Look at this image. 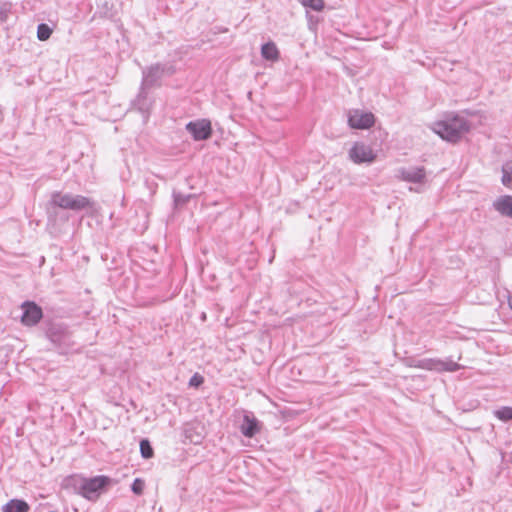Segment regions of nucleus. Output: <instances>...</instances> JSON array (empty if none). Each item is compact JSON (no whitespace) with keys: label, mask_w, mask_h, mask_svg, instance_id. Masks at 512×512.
Listing matches in <instances>:
<instances>
[{"label":"nucleus","mask_w":512,"mask_h":512,"mask_svg":"<svg viewBox=\"0 0 512 512\" xmlns=\"http://www.w3.org/2000/svg\"><path fill=\"white\" fill-rule=\"evenodd\" d=\"M140 452L143 458L149 459L153 456V448L147 439L140 442Z\"/></svg>","instance_id":"nucleus-18"},{"label":"nucleus","mask_w":512,"mask_h":512,"mask_svg":"<svg viewBox=\"0 0 512 512\" xmlns=\"http://www.w3.org/2000/svg\"><path fill=\"white\" fill-rule=\"evenodd\" d=\"M186 129L197 141L206 140L212 134L211 123L206 119L189 122Z\"/></svg>","instance_id":"nucleus-10"},{"label":"nucleus","mask_w":512,"mask_h":512,"mask_svg":"<svg viewBox=\"0 0 512 512\" xmlns=\"http://www.w3.org/2000/svg\"><path fill=\"white\" fill-rule=\"evenodd\" d=\"M374 122L375 117L370 112L354 109L348 113V124L353 129H369L374 125Z\"/></svg>","instance_id":"nucleus-8"},{"label":"nucleus","mask_w":512,"mask_h":512,"mask_svg":"<svg viewBox=\"0 0 512 512\" xmlns=\"http://www.w3.org/2000/svg\"><path fill=\"white\" fill-rule=\"evenodd\" d=\"M144 486H145L144 481L140 478H136L131 485V490L136 495H141L143 493Z\"/></svg>","instance_id":"nucleus-20"},{"label":"nucleus","mask_w":512,"mask_h":512,"mask_svg":"<svg viewBox=\"0 0 512 512\" xmlns=\"http://www.w3.org/2000/svg\"><path fill=\"white\" fill-rule=\"evenodd\" d=\"M470 129L468 120L459 115L447 116L444 120L434 123L433 131L442 139L457 142Z\"/></svg>","instance_id":"nucleus-2"},{"label":"nucleus","mask_w":512,"mask_h":512,"mask_svg":"<svg viewBox=\"0 0 512 512\" xmlns=\"http://www.w3.org/2000/svg\"><path fill=\"white\" fill-rule=\"evenodd\" d=\"M164 73V67L160 64H155L143 71V78L141 83L140 92L134 102L135 107L142 113L148 114L149 104L147 102V89H150L158 80L162 77Z\"/></svg>","instance_id":"nucleus-3"},{"label":"nucleus","mask_w":512,"mask_h":512,"mask_svg":"<svg viewBox=\"0 0 512 512\" xmlns=\"http://www.w3.org/2000/svg\"><path fill=\"white\" fill-rule=\"evenodd\" d=\"M300 3L314 11H321L324 8L323 0H299Z\"/></svg>","instance_id":"nucleus-19"},{"label":"nucleus","mask_w":512,"mask_h":512,"mask_svg":"<svg viewBox=\"0 0 512 512\" xmlns=\"http://www.w3.org/2000/svg\"><path fill=\"white\" fill-rule=\"evenodd\" d=\"M203 381V377L196 373L190 378L189 385L192 387H198L203 383Z\"/></svg>","instance_id":"nucleus-22"},{"label":"nucleus","mask_w":512,"mask_h":512,"mask_svg":"<svg viewBox=\"0 0 512 512\" xmlns=\"http://www.w3.org/2000/svg\"><path fill=\"white\" fill-rule=\"evenodd\" d=\"M512 181V167L503 169L502 183L508 185Z\"/></svg>","instance_id":"nucleus-21"},{"label":"nucleus","mask_w":512,"mask_h":512,"mask_svg":"<svg viewBox=\"0 0 512 512\" xmlns=\"http://www.w3.org/2000/svg\"><path fill=\"white\" fill-rule=\"evenodd\" d=\"M52 29L45 23H41L37 27V38L40 41H46L50 38Z\"/></svg>","instance_id":"nucleus-16"},{"label":"nucleus","mask_w":512,"mask_h":512,"mask_svg":"<svg viewBox=\"0 0 512 512\" xmlns=\"http://www.w3.org/2000/svg\"><path fill=\"white\" fill-rule=\"evenodd\" d=\"M414 366L435 372H456L462 368L460 364L450 358L444 360L437 358L422 359L417 361Z\"/></svg>","instance_id":"nucleus-6"},{"label":"nucleus","mask_w":512,"mask_h":512,"mask_svg":"<svg viewBox=\"0 0 512 512\" xmlns=\"http://www.w3.org/2000/svg\"><path fill=\"white\" fill-rule=\"evenodd\" d=\"M23 314L21 321L26 326L36 325L42 318V309L34 302H25L22 305Z\"/></svg>","instance_id":"nucleus-11"},{"label":"nucleus","mask_w":512,"mask_h":512,"mask_svg":"<svg viewBox=\"0 0 512 512\" xmlns=\"http://www.w3.org/2000/svg\"><path fill=\"white\" fill-rule=\"evenodd\" d=\"M493 207L502 216H506L512 219V196L504 195L498 197L493 202Z\"/></svg>","instance_id":"nucleus-13"},{"label":"nucleus","mask_w":512,"mask_h":512,"mask_svg":"<svg viewBox=\"0 0 512 512\" xmlns=\"http://www.w3.org/2000/svg\"><path fill=\"white\" fill-rule=\"evenodd\" d=\"M110 482L111 479L104 475L91 478L71 475L64 479L63 486L87 500L96 501Z\"/></svg>","instance_id":"nucleus-1"},{"label":"nucleus","mask_w":512,"mask_h":512,"mask_svg":"<svg viewBox=\"0 0 512 512\" xmlns=\"http://www.w3.org/2000/svg\"><path fill=\"white\" fill-rule=\"evenodd\" d=\"M397 177L406 182L423 184L426 181V170L423 166L401 167L397 170Z\"/></svg>","instance_id":"nucleus-9"},{"label":"nucleus","mask_w":512,"mask_h":512,"mask_svg":"<svg viewBox=\"0 0 512 512\" xmlns=\"http://www.w3.org/2000/svg\"><path fill=\"white\" fill-rule=\"evenodd\" d=\"M259 429L258 420L252 415L245 414L240 427L241 433L245 437L251 438L259 432Z\"/></svg>","instance_id":"nucleus-12"},{"label":"nucleus","mask_w":512,"mask_h":512,"mask_svg":"<svg viewBox=\"0 0 512 512\" xmlns=\"http://www.w3.org/2000/svg\"><path fill=\"white\" fill-rule=\"evenodd\" d=\"M495 416L502 421L512 420V407L504 406L495 411Z\"/></svg>","instance_id":"nucleus-17"},{"label":"nucleus","mask_w":512,"mask_h":512,"mask_svg":"<svg viewBox=\"0 0 512 512\" xmlns=\"http://www.w3.org/2000/svg\"><path fill=\"white\" fill-rule=\"evenodd\" d=\"M317 512H321V510H318Z\"/></svg>","instance_id":"nucleus-27"},{"label":"nucleus","mask_w":512,"mask_h":512,"mask_svg":"<svg viewBox=\"0 0 512 512\" xmlns=\"http://www.w3.org/2000/svg\"><path fill=\"white\" fill-rule=\"evenodd\" d=\"M261 56L265 60L276 62L280 58V52H279L276 44L272 41H269L262 45Z\"/></svg>","instance_id":"nucleus-14"},{"label":"nucleus","mask_w":512,"mask_h":512,"mask_svg":"<svg viewBox=\"0 0 512 512\" xmlns=\"http://www.w3.org/2000/svg\"><path fill=\"white\" fill-rule=\"evenodd\" d=\"M28 503L20 499H12L3 506V512H28Z\"/></svg>","instance_id":"nucleus-15"},{"label":"nucleus","mask_w":512,"mask_h":512,"mask_svg":"<svg viewBox=\"0 0 512 512\" xmlns=\"http://www.w3.org/2000/svg\"><path fill=\"white\" fill-rule=\"evenodd\" d=\"M508 303L510 308L512 309V294L508 297Z\"/></svg>","instance_id":"nucleus-25"},{"label":"nucleus","mask_w":512,"mask_h":512,"mask_svg":"<svg viewBox=\"0 0 512 512\" xmlns=\"http://www.w3.org/2000/svg\"><path fill=\"white\" fill-rule=\"evenodd\" d=\"M10 11V6L8 4H4L0 8V21L5 22L8 18V12Z\"/></svg>","instance_id":"nucleus-23"},{"label":"nucleus","mask_w":512,"mask_h":512,"mask_svg":"<svg viewBox=\"0 0 512 512\" xmlns=\"http://www.w3.org/2000/svg\"><path fill=\"white\" fill-rule=\"evenodd\" d=\"M50 204L62 209L80 211L91 207L89 198L82 195H72L69 193L53 192L51 194Z\"/></svg>","instance_id":"nucleus-4"},{"label":"nucleus","mask_w":512,"mask_h":512,"mask_svg":"<svg viewBox=\"0 0 512 512\" xmlns=\"http://www.w3.org/2000/svg\"><path fill=\"white\" fill-rule=\"evenodd\" d=\"M410 191H413V188H410ZM414 191L419 192L418 189H414Z\"/></svg>","instance_id":"nucleus-26"},{"label":"nucleus","mask_w":512,"mask_h":512,"mask_svg":"<svg viewBox=\"0 0 512 512\" xmlns=\"http://www.w3.org/2000/svg\"><path fill=\"white\" fill-rule=\"evenodd\" d=\"M376 153L371 146L356 142L349 150V158L356 164L372 163L376 159Z\"/></svg>","instance_id":"nucleus-7"},{"label":"nucleus","mask_w":512,"mask_h":512,"mask_svg":"<svg viewBox=\"0 0 512 512\" xmlns=\"http://www.w3.org/2000/svg\"><path fill=\"white\" fill-rule=\"evenodd\" d=\"M174 201H175L176 205H179L181 203H184L186 201V199L184 197H182L181 195L174 194Z\"/></svg>","instance_id":"nucleus-24"},{"label":"nucleus","mask_w":512,"mask_h":512,"mask_svg":"<svg viewBox=\"0 0 512 512\" xmlns=\"http://www.w3.org/2000/svg\"><path fill=\"white\" fill-rule=\"evenodd\" d=\"M47 335L61 353H66L74 345L72 334L67 327L63 325H53L48 330Z\"/></svg>","instance_id":"nucleus-5"}]
</instances>
